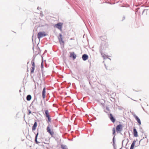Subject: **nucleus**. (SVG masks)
<instances>
[{
  "mask_svg": "<svg viewBox=\"0 0 149 149\" xmlns=\"http://www.w3.org/2000/svg\"><path fill=\"white\" fill-rule=\"evenodd\" d=\"M63 24L61 22H59L55 25L54 27L58 28L61 31H62Z\"/></svg>",
  "mask_w": 149,
  "mask_h": 149,
  "instance_id": "obj_1",
  "label": "nucleus"
},
{
  "mask_svg": "<svg viewBox=\"0 0 149 149\" xmlns=\"http://www.w3.org/2000/svg\"><path fill=\"white\" fill-rule=\"evenodd\" d=\"M50 125H48L47 129V132L49 133L52 136L54 135V133L53 130H51L50 128Z\"/></svg>",
  "mask_w": 149,
  "mask_h": 149,
  "instance_id": "obj_2",
  "label": "nucleus"
},
{
  "mask_svg": "<svg viewBox=\"0 0 149 149\" xmlns=\"http://www.w3.org/2000/svg\"><path fill=\"white\" fill-rule=\"evenodd\" d=\"M46 34L44 32H39L38 35V38L40 39L43 37L45 36Z\"/></svg>",
  "mask_w": 149,
  "mask_h": 149,
  "instance_id": "obj_3",
  "label": "nucleus"
},
{
  "mask_svg": "<svg viewBox=\"0 0 149 149\" xmlns=\"http://www.w3.org/2000/svg\"><path fill=\"white\" fill-rule=\"evenodd\" d=\"M148 142V141L146 137L143 138L140 141V143H141L143 144H146Z\"/></svg>",
  "mask_w": 149,
  "mask_h": 149,
  "instance_id": "obj_4",
  "label": "nucleus"
},
{
  "mask_svg": "<svg viewBox=\"0 0 149 149\" xmlns=\"http://www.w3.org/2000/svg\"><path fill=\"white\" fill-rule=\"evenodd\" d=\"M122 126L121 124L118 125L116 127V130L117 132H120L122 130Z\"/></svg>",
  "mask_w": 149,
  "mask_h": 149,
  "instance_id": "obj_5",
  "label": "nucleus"
},
{
  "mask_svg": "<svg viewBox=\"0 0 149 149\" xmlns=\"http://www.w3.org/2000/svg\"><path fill=\"white\" fill-rule=\"evenodd\" d=\"M102 105V107L104 110V111H105V110H106L107 111H110L109 110V106H105L104 104H101Z\"/></svg>",
  "mask_w": 149,
  "mask_h": 149,
  "instance_id": "obj_6",
  "label": "nucleus"
},
{
  "mask_svg": "<svg viewBox=\"0 0 149 149\" xmlns=\"http://www.w3.org/2000/svg\"><path fill=\"white\" fill-rule=\"evenodd\" d=\"M45 116L47 118H48V120H47V122H51V119L50 118V116L49 114V112H45Z\"/></svg>",
  "mask_w": 149,
  "mask_h": 149,
  "instance_id": "obj_7",
  "label": "nucleus"
},
{
  "mask_svg": "<svg viewBox=\"0 0 149 149\" xmlns=\"http://www.w3.org/2000/svg\"><path fill=\"white\" fill-rule=\"evenodd\" d=\"M133 115L134 117L135 118V119L139 123V125H141V123L140 119L135 114H133Z\"/></svg>",
  "mask_w": 149,
  "mask_h": 149,
  "instance_id": "obj_8",
  "label": "nucleus"
},
{
  "mask_svg": "<svg viewBox=\"0 0 149 149\" xmlns=\"http://www.w3.org/2000/svg\"><path fill=\"white\" fill-rule=\"evenodd\" d=\"M46 88L44 87L42 90V97L43 99H45L46 97Z\"/></svg>",
  "mask_w": 149,
  "mask_h": 149,
  "instance_id": "obj_9",
  "label": "nucleus"
},
{
  "mask_svg": "<svg viewBox=\"0 0 149 149\" xmlns=\"http://www.w3.org/2000/svg\"><path fill=\"white\" fill-rule=\"evenodd\" d=\"M109 118H110L111 121L112 122H113V123H114L115 122V119L113 116V115L111 114H110V115L109 116Z\"/></svg>",
  "mask_w": 149,
  "mask_h": 149,
  "instance_id": "obj_10",
  "label": "nucleus"
},
{
  "mask_svg": "<svg viewBox=\"0 0 149 149\" xmlns=\"http://www.w3.org/2000/svg\"><path fill=\"white\" fill-rule=\"evenodd\" d=\"M59 36L60 37L58 38L59 42L60 43L61 42H62L63 44H64V42L63 40V38L62 37V35L61 33L60 34Z\"/></svg>",
  "mask_w": 149,
  "mask_h": 149,
  "instance_id": "obj_11",
  "label": "nucleus"
},
{
  "mask_svg": "<svg viewBox=\"0 0 149 149\" xmlns=\"http://www.w3.org/2000/svg\"><path fill=\"white\" fill-rule=\"evenodd\" d=\"M88 58V56L86 54H84L82 56V58L84 61L87 60Z\"/></svg>",
  "mask_w": 149,
  "mask_h": 149,
  "instance_id": "obj_12",
  "label": "nucleus"
},
{
  "mask_svg": "<svg viewBox=\"0 0 149 149\" xmlns=\"http://www.w3.org/2000/svg\"><path fill=\"white\" fill-rule=\"evenodd\" d=\"M133 134L135 137H137L138 136L137 132L135 128H134L133 129Z\"/></svg>",
  "mask_w": 149,
  "mask_h": 149,
  "instance_id": "obj_13",
  "label": "nucleus"
},
{
  "mask_svg": "<svg viewBox=\"0 0 149 149\" xmlns=\"http://www.w3.org/2000/svg\"><path fill=\"white\" fill-rule=\"evenodd\" d=\"M37 123L35 121L34 124V125H33V127H32V130L33 131L35 130L36 129V128L37 127Z\"/></svg>",
  "mask_w": 149,
  "mask_h": 149,
  "instance_id": "obj_14",
  "label": "nucleus"
},
{
  "mask_svg": "<svg viewBox=\"0 0 149 149\" xmlns=\"http://www.w3.org/2000/svg\"><path fill=\"white\" fill-rule=\"evenodd\" d=\"M70 57H72L73 59H74L76 58V55L74 54V52H72L70 53Z\"/></svg>",
  "mask_w": 149,
  "mask_h": 149,
  "instance_id": "obj_15",
  "label": "nucleus"
},
{
  "mask_svg": "<svg viewBox=\"0 0 149 149\" xmlns=\"http://www.w3.org/2000/svg\"><path fill=\"white\" fill-rule=\"evenodd\" d=\"M35 58L33 57V59L31 61V64H32V66L35 67Z\"/></svg>",
  "mask_w": 149,
  "mask_h": 149,
  "instance_id": "obj_16",
  "label": "nucleus"
},
{
  "mask_svg": "<svg viewBox=\"0 0 149 149\" xmlns=\"http://www.w3.org/2000/svg\"><path fill=\"white\" fill-rule=\"evenodd\" d=\"M38 133H37L36 136V137H35V142H36V143H37V144H39V143H40V142L38 141H37V137H38Z\"/></svg>",
  "mask_w": 149,
  "mask_h": 149,
  "instance_id": "obj_17",
  "label": "nucleus"
},
{
  "mask_svg": "<svg viewBox=\"0 0 149 149\" xmlns=\"http://www.w3.org/2000/svg\"><path fill=\"white\" fill-rule=\"evenodd\" d=\"M135 142V141H133L131 145L130 149H133Z\"/></svg>",
  "mask_w": 149,
  "mask_h": 149,
  "instance_id": "obj_18",
  "label": "nucleus"
},
{
  "mask_svg": "<svg viewBox=\"0 0 149 149\" xmlns=\"http://www.w3.org/2000/svg\"><path fill=\"white\" fill-rule=\"evenodd\" d=\"M31 99V96L30 95H29L26 97V100L27 101H30Z\"/></svg>",
  "mask_w": 149,
  "mask_h": 149,
  "instance_id": "obj_19",
  "label": "nucleus"
},
{
  "mask_svg": "<svg viewBox=\"0 0 149 149\" xmlns=\"http://www.w3.org/2000/svg\"><path fill=\"white\" fill-rule=\"evenodd\" d=\"M31 68V73H33L34 71L35 70V67H32Z\"/></svg>",
  "mask_w": 149,
  "mask_h": 149,
  "instance_id": "obj_20",
  "label": "nucleus"
},
{
  "mask_svg": "<svg viewBox=\"0 0 149 149\" xmlns=\"http://www.w3.org/2000/svg\"><path fill=\"white\" fill-rule=\"evenodd\" d=\"M61 147L62 149H68L66 146L63 145L61 146Z\"/></svg>",
  "mask_w": 149,
  "mask_h": 149,
  "instance_id": "obj_21",
  "label": "nucleus"
},
{
  "mask_svg": "<svg viewBox=\"0 0 149 149\" xmlns=\"http://www.w3.org/2000/svg\"><path fill=\"white\" fill-rule=\"evenodd\" d=\"M33 51H34V53H35V54L36 55L38 54H39V52L38 51H35V50H34V49H33Z\"/></svg>",
  "mask_w": 149,
  "mask_h": 149,
  "instance_id": "obj_22",
  "label": "nucleus"
},
{
  "mask_svg": "<svg viewBox=\"0 0 149 149\" xmlns=\"http://www.w3.org/2000/svg\"><path fill=\"white\" fill-rule=\"evenodd\" d=\"M112 131H113V134L114 135L115 133V132H116L115 129V128H113V130H112Z\"/></svg>",
  "mask_w": 149,
  "mask_h": 149,
  "instance_id": "obj_23",
  "label": "nucleus"
},
{
  "mask_svg": "<svg viewBox=\"0 0 149 149\" xmlns=\"http://www.w3.org/2000/svg\"><path fill=\"white\" fill-rule=\"evenodd\" d=\"M145 10H145V9H144V10H143V12H142V14H143V13H144V11H145Z\"/></svg>",
  "mask_w": 149,
  "mask_h": 149,
  "instance_id": "obj_24",
  "label": "nucleus"
},
{
  "mask_svg": "<svg viewBox=\"0 0 149 149\" xmlns=\"http://www.w3.org/2000/svg\"><path fill=\"white\" fill-rule=\"evenodd\" d=\"M37 9L38 10H39V9H41V8H39V7H38L37 8Z\"/></svg>",
  "mask_w": 149,
  "mask_h": 149,
  "instance_id": "obj_25",
  "label": "nucleus"
},
{
  "mask_svg": "<svg viewBox=\"0 0 149 149\" xmlns=\"http://www.w3.org/2000/svg\"><path fill=\"white\" fill-rule=\"evenodd\" d=\"M123 20L124 19H125V16H124V17H123Z\"/></svg>",
  "mask_w": 149,
  "mask_h": 149,
  "instance_id": "obj_26",
  "label": "nucleus"
},
{
  "mask_svg": "<svg viewBox=\"0 0 149 149\" xmlns=\"http://www.w3.org/2000/svg\"><path fill=\"white\" fill-rule=\"evenodd\" d=\"M45 112H48V111L47 110H46L45 111Z\"/></svg>",
  "mask_w": 149,
  "mask_h": 149,
  "instance_id": "obj_27",
  "label": "nucleus"
},
{
  "mask_svg": "<svg viewBox=\"0 0 149 149\" xmlns=\"http://www.w3.org/2000/svg\"><path fill=\"white\" fill-rule=\"evenodd\" d=\"M31 112H29V114H30Z\"/></svg>",
  "mask_w": 149,
  "mask_h": 149,
  "instance_id": "obj_28",
  "label": "nucleus"
},
{
  "mask_svg": "<svg viewBox=\"0 0 149 149\" xmlns=\"http://www.w3.org/2000/svg\"><path fill=\"white\" fill-rule=\"evenodd\" d=\"M29 112H31V111H30V110H29Z\"/></svg>",
  "mask_w": 149,
  "mask_h": 149,
  "instance_id": "obj_29",
  "label": "nucleus"
},
{
  "mask_svg": "<svg viewBox=\"0 0 149 149\" xmlns=\"http://www.w3.org/2000/svg\"><path fill=\"white\" fill-rule=\"evenodd\" d=\"M41 65H42V63H41Z\"/></svg>",
  "mask_w": 149,
  "mask_h": 149,
  "instance_id": "obj_30",
  "label": "nucleus"
},
{
  "mask_svg": "<svg viewBox=\"0 0 149 149\" xmlns=\"http://www.w3.org/2000/svg\"><path fill=\"white\" fill-rule=\"evenodd\" d=\"M37 50H38L39 49H38V48H37Z\"/></svg>",
  "mask_w": 149,
  "mask_h": 149,
  "instance_id": "obj_31",
  "label": "nucleus"
},
{
  "mask_svg": "<svg viewBox=\"0 0 149 149\" xmlns=\"http://www.w3.org/2000/svg\"><path fill=\"white\" fill-rule=\"evenodd\" d=\"M108 58L110 59V60H111V59L110 58Z\"/></svg>",
  "mask_w": 149,
  "mask_h": 149,
  "instance_id": "obj_32",
  "label": "nucleus"
}]
</instances>
